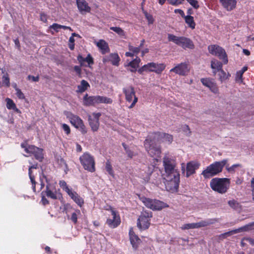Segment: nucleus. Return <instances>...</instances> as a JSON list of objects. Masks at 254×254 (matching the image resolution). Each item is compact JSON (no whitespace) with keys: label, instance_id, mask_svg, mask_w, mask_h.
<instances>
[{"label":"nucleus","instance_id":"obj_32","mask_svg":"<svg viewBox=\"0 0 254 254\" xmlns=\"http://www.w3.org/2000/svg\"><path fill=\"white\" fill-rule=\"evenodd\" d=\"M96 46L100 49L102 54H105L110 52V48L108 43L104 40H100L96 43Z\"/></svg>","mask_w":254,"mask_h":254},{"label":"nucleus","instance_id":"obj_5","mask_svg":"<svg viewBox=\"0 0 254 254\" xmlns=\"http://www.w3.org/2000/svg\"><path fill=\"white\" fill-rule=\"evenodd\" d=\"M83 168L88 172L93 173L96 170L95 161L94 157L89 153L85 152L79 157Z\"/></svg>","mask_w":254,"mask_h":254},{"label":"nucleus","instance_id":"obj_52","mask_svg":"<svg viewBox=\"0 0 254 254\" xmlns=\"http://www.w3.org/2000/svg\"><path fill=\"white\" fill-rule=\"evenodd\" d=\"M72 209H73V208L70 204L66 203L64 205V209L63 211V212H64L65 214H67V213Z\"/></svg>","mask_w":254,"mask_h":254},{"label":"nucleus","instance_id":"obj_2","mask_svg":"<svg viewBox=\"0 0 254 254\" xmlns=\"http://www.w3.org/2000/svg\"><path fill=\"white\" fill-rule=\"evenodd\" d=\"M227 163V160L226 159H224L221 161H216L207 166L202 171L201 175L205 179H208L216 176L222 171Z\"/></svg>","mask_w":254,"mask_h":254},{"label":"nucleus","instance_id":"obj_54","mask_svg":"<svg viewBox=\"0 0 254 254\" xmlns=\"http://www.w3.org/2000/svg\"><path fill=\"white\" fill-rule=\"evenodd\" d=\"M77 129H78L82 134H85L87 133V128L84 125V123H82L77 128Z\"/></svg>","mask_w":254,"mask_h":254},{"label":"nucleus","instance_id":"obj_8","mask_svg":"<svg viewBox=\"0 0 254 254\" xmlns=\"http://www.w3.org/2000/svg\"><path fill=\"white\" fill-rule=\"evenodd\" d=\"M166 65L164 64H157L155 63H149L139 68L137 71L142 74L143 72H154L157 74H160L165 68Z\"/></svg>","mask_w":254,"mask_h":254},{"label":"nucleus","instance_id":"obj_22","mask_svg":"<svg viewBox=\"0 0 254 254\" xmlns=\"http://www.w3.org/2000/svg\"><path fill=\"white\" fill-rule=\"evenodd\" d=\"M129 236L130 243L134 249L136 250L138 247L139 245L141 243V240L139 238L138 236L135 235L132 227L130 228L129 230Z\"/></svg>","mask_w":254,"mask_h":254},{"label":"nucleus","instance_id":"obj_35","mask_svg":"<svg viewBox=\"0 0 254 254\" xmlns=\"http://www.w3.org/2000/svg\"><path fill=\"white\" fill-rule=\"evenodd\" d=\"M90 87L88 82L85 80H82L80 84L77 86V92L79 93H82L87 90L88 88Z\"/></svg>","mask_w":254,"mask_h":254},{"label":"nucleus","instance_id":"obj_62","mask_svg":"<svg viewBox=\"0 0 254 254\" xmlns=\"http://www.w3.org/2000/svg\"><path fill=\"white\" fill-rule=\"evenodd\" d=\"M174 12L176 13H179L181 15V16L183 18H184L186 16L184 11L181 9H175Z\"/></svg>","mask_w":254,"mask_h":254},{"label":"nucleus","instance_id":"obj_6","mask_svg":"<svg viewBox=\"0 0 254 254\" xmlns=\"http://www.w3.org/2000/svg\"><path fill=\"white\" fill-rule=\"evenodd\" d=\"M176 175H165L163 178L166 190L172 192L177 191L179 187L180 176H178V174Z\"/></svg>","mask_w":254,"mask_h":254},{"label":"nucleus","instance_id":"obj_3","mask_svg":"<svg viewBox=\"0 0 254 254\" xmlns=\"http://www.w3.org/2000/svg\"><path fill=\"white\" fill-rule=\"evenodd\" d=\"M230 184V180L228 178H215L210 181V186L214 191L223 194L227 191Z\"/></svg>","mask_w":254,"mask_h":254},{"label":"nucleus","instance_id":"obj_21","mask_svg":"<svg viewBox=\"0 0 254 254\" xmlns=\"http://www.w3.org/2000/svg\"><path fill=\"white\" fill-rule=\"evenodd\" d=\"M155 166L153 164L148 165L142 170L141 173V178L146 182H148L150 179V176L153 172Z\"/></svg>","mask_w":254,"mask_h":254},{"label":"nucleus","instance_id":"obj_13","mask_svg":"<svg viewBox=\"0 0 254 254\" xmlns=\"http://www.w3.org/2000/svg\"><path fill=\"white\" fill-rule=\"evenodd\" d=\"M217 222H218V220L216 218L208 219L205 220H202L197 223H188L184 224L181 227V229L187 230L204 227L208 225L213 224Z\"/></svg>","mask_w":254,"mask_h":254},{"label":"nucleus","instance_id":"obj_56","mask_svg":"<svg viewBox=\"0 0 254 254\" xmlns=\"http://www.w3.org/2000/svg\"><path fill=\"white\" fill-rule=\"evenodd\" d=\"M126 153L127 155V156L130 158L131 159L133 158V157L136 155V154H135L133 151L131 150L129 148H128L127 150L126 151Z\"/></svg>","mask_w":254,"mask_h":254},{"label":"nucleus","instance_id":"obj_1","mask_svg":"<svg viewBox=\"0 0 254 254\" xmlns=\"http://www.w3.org/2000/svg\"><path fill=\"white\" fill-rule=\"evenodd\" d=\"M157 138L153 132L150 133L144 141L145 149L152 157H159L161 153V147L157 145Z\"/></svg>","mask_w":254,"mask_h":254},{"label":"nucleus","instance_id":"obj_45","mask_svg":"<svg viewBox=\"0 0 254 254\" xmlns=\"http://www.w3.org/2000/svg\"><path fill=\"white\" fill-rule=\"evenodd\" d=\"M110 29L121 36H124L125 35V31L119 27H111Z\"/></svg>","mask_w":254,"mask_h":254},{"label":"nucleus","instance_id":"obj_46","mask_svg":"<svg viewBox=\"0 0 254 254\" xmlns=\"http://www.w3.org/2000/svg\"><path fill=\"white\" fill-rule=\"evenodd\" d=\"M5 101L6 102V108L8 110H12L16 106L13 101L10 98H6L5 99Z\"/></svg>","mask_w":254,"mask_h":254},{"label":"nucleus","instance_id":"obj_19","mask_svg":"<svg viewBox=\"0 0 254 254\" xmlns=\"http://www.w3.org/2000/svg\"><path fill=\"white\" fill-rule=\"evenodd\" d=\"M65 192L79 206L81 207L83 205V199L76 192L67 188H66Z\"/></svg>","mask_w":254,"mask_h":254},{"label":"nucleus","instance_id":"obj_55","mask_svg":"<svg viewBox=\"0 0 254 254\" xmlns=\"http://www.w3.org/2000/svg\"><path fill=\"white\" fill-rule=\"evenodd\" d=\"M42 198H41V203L42 204L45 206L49 204V201L46 198V195L45 194H42V192H41Z\"/></svg>","mask_w":254,"mask_h":254},{"label":"nucleus","instance_id":"obj_47","mask_svg":"<svg viewBox=\"0 0 254 254\" xmlns=\"http://www.w3.org/2000/svg\"><path fill=\"white\" fill-rule=\"evenodd\" d=\"M143 13L145 16V18L148 21V24H152L154 22V18L153 17V16L148 13L146 10H144L143 9H142Z\"/></svg>","mask_w":254,"mask_h":254},{"label":"nucleus","instance_id":"obj_51","mask_svg":"<svg viewBox=\"0 0 254 254\" xmlns=\"http://www.w3.org/2000/svg\"><path fill=\"white\" fill-rule=\"evenodd\" d=\"M128 49H129V51L132 52V53L133 54V55L134 54L137 55L140 51V47H135L131 45L128 46Z\"/></svg>","mask_w":254,"mask_h":254},{"label":"nucleus","instance_id":"obj_4","mask_svg":"<svg viewBox=\"0 0 254 254\" xmlns=\"http://www.w3.org/2000/svg\"><path fill=\"white\" fill-rule=\"evenodd\" d=\"M168 39L169 42H172L177 45L181 47L184 49H193L194 45L192 41L186 37L177 36L172 34H168Z\"/></svg>","mask_w":254,"mask_h":254},{"label":"nucleus","instance_id":"obj_63","mask_svg":"<svg viewBox=\"0 0 254 254\" xmlns=\"http://www.w3.org/2000/svg\"><path fill=\"white\" fill-rule=\"evenodd\" d=\"M74 70L76 71V72L78 74L79 76L81 75V69L80 66L78 65H75L74 66Z\"/></svg>","mask_w":254,"mask_h":254},{"label":"nucleus","instance_id":"obj_26","mask_svg":"<svg viewBox=\"0 0 254 254\" xmlns=\"http://www.w3.org/2000/svg\"><path fill=\"white\" fill-rule=\"evenodd\" d=\"M76 2L77 8L81 13L83 12H89L90 11L91 8L86 0H76Z\"/></svg>","mask_w":254,"mask_h":254},{"label":"nucleus","instance_id":"obj_23","mask_svg":"<svg viewBox=\"0 0 254 254\" xmlns=\"http://www.w3.org/2000/svg\"><path fill=\"white\" fill-rule=\"evenodd\" d=\"M199 166V164L195 161H190L186 165V177H189L195 173Z\"/></svg>","mask_w":254,"mask_h":254},{"label":"nucleus","instance_id":"obj_25","mask_svg":"<svg viewBox=\"0 0 254 254\" xmlns=\"http://www.w3.org/2000/svg\"><path fill=\"white\" fill-rule=\"evenodd\" d=\"M222 6L227 11L234 9L237 5L236 0H219Z\"/></svg>","mask_w":254,"mask_h":254},{"label":"nucleus","instance_id":"obj_49","mask_svg":"<svg viewBox=\"0 0 254 254\" xmlns=\"http://www.w3.org/2000/svg\"><path fill=\"white\" fill-rule=\"evenodd\" d=\"M9 78L7 73L4 74L2 77V83L6 87L10 86Z\"/></svg>","mask_w":254,"mask_h":254},{"label":"nucleus","instance_id":"obj_9","mask_svg":"<svg viewBox=\"0 0 254 254\" xmlns=\"http://www.w3.org/2000/svg\"><path fill=\"white\" fill-rule=\"evenodd\" d=\"M208 50L210 54L217 56L219 60L222 61L223 64H228V56L225 50L222 47L217 45H210L208 46Z\"/></svg>","mask_w":254,"mask_h":254},{"label":"nucleus","instance_id":"obj_33","mask_svg":"<svg viewBox=\"0 0 254 254\" xmlns=\"http://www.w3.org/2000/svg\"><path fill=\"white\" fill-rule=\"evenodd\" d=\"M21 147L24 149V151L29 154H32L33 152L38 149V147L33 145H28L27 142L22 143Z\"/></svg>","mask_w":254,"mask_h":254},{"label":"nucleus","instance_id":"obj_17","mask_svg":"<svg viewBox=\"0 0 254 254\" xmlns=\"http://www.w3.org/2000/svg\"><path fill=\"white\" fill-rule=\"evenodd\" d=\"M189 71L190 69L188 64L186 62L178 64L170 70V72H174L176 74L183 76L187 74Z\"/></svg>","mask_w":254,"mask_h":254},{"label":"nucleus","instance_id":"obj_28","mask_svg":"<svg viewBox=\"0 0 254 254\" xmlns=\"http://www.w3.org/2000/svg\"><path fill=\"white\" fill-rule=\"evenodd\" d=\"M77 59L81 66H86L87 65L84 64L85 62L87 63L89 66L94 64L93 59L90 54H88L86 58H84L81 55H79Z\"/></svg>","mask_w":254,"mask_h":254},{"label":"nucleus","instance_id":"obj_36","mask_svg":"<svg viewBox=\"0 0 254 254\" xmlns=\"http://www.w3.org/2000/svg\"><path fill=\"white\" fill-rule=\"evenodd\" d=\"M141 60L138 57H136L135 59L130 62L128 64V66H129L133 68L132 69L130 70V71L135 72L137 68L139 66V64Z\"/></svg>","mask_w":254,"mask_h":254},{"label":"nucleus","instance_id":"obj_48","mask_svg":"<svg viewBox=\"0 0 254 254\" xmlns=\"http://www.w3.org/2000/svg\"><path fill=\"white\" fill-rule=\"evenodd\" d=\"M14 88L16 91V95L19 99H24L25 96L21 90L17 87L16 84L14 86Z\"/></svg>","mask_w":254,"mask_h":254},{"label":"nucleus","instance_id":"obj_30","mask_svg":"<svg viewBox=\"0 0 254 254\" xmlns=\"http://www.w3.org/2000/svg\"><path fill=\"white\" fill-rule=\"evenodd\" d=\"M83 105L85 106H94L97 104L96 96H89L86 94L83 98Z\"/></svg>","mask_w":254,"mask_h":254},{"label":"nucleus","instance_id":"obj_37","mask_svg":"<svg viewBox=\"0 0 254 254\" xmlns=\"http://www.w3.org/2000/svg\"><path fill=\"white\" fill-rule=\"evenodd\" d=\"M105 168L108 174L114 178L115 177V172L110 160H107L106 162Z\"/></svg>","mask_w":254,"mask_h":254},{"label":"nucleus","instance_id":"obj_27","mask_svg":"<svg viewBox=\"0 0 254 254\" xmlns=\"http://www.w3.org/2000/svg\"><path fill=\"white\" fill-rule=\"evenodd\" d=\"M71 124L74 126L76 128L83 123L82 120L78 116L70 113L67 117Z\"/></svg>","mask_w":254,"mask_h":254},{"label":"nucleus","instance_id":"obj_59","mask_svg":"<svg viewBox=\"0 0 254 254\" xmlns=\"http://www.w3.org/2000/svg\"><path fill=\"white\" fill-rule=\"evenodd\" d=\"M47 15L46 13L44 12H42L40 13V20L41 21L46 23L47 22Z\"/></svg>","mask_w":254,"mask_h":254},{"label":"nucleus","instance_id":"obj_42","mask_svg":"<svg viewBox=\"0 0 254 254\" xmlns=\"http://www.w3.org/2000/svg\"><path fill=\"white\" fill-rule=\"evenodd\" d=\"M218 72H219V79L222 82L226 79H229L230 76V74L229 73H226L223 69H221V70H220Z\"/></svg>","mask_w":254,"mask_h":254},{"label":"nucleus","instance_id":"obj_61","mask_svg":"<svg viewBox=\"0 0 254 254\" xmlns=\"http://www.w3.org/2000/svg\"><path fill=\"white\" fill-rule=\"evenodd\" d=\"M251 188H252V198L254 201V177L253 178L251 181Z\"/></svg>","mask_w":254,"mask_h":254},{"label":"nucleus","instance_id":"obj_57","mask_svg":"<svg viewBox=\"0 0 254 254\" xmlns=\"http://www.w3.org/2000/svg\"><path fill=\"white\" fill-rule=\"evenodd\" d=\"M243 73L240 72V71H238L236 73V80L237 81L240 80L241 82L243 81Z\"/></svg>","mask_w":254,"mask_h":254},{"label":"nucleus","instance_id":"obj_50","mask_svg":"<svg viewBox=\"0 0 254 254\" xmlns=\"http://www.w3.org/2000/svg\"><path fill=\"white\" fill-rule=\"evenodd\" d=\"M185 0H167L170 4L174 6H178L182 4Z\"/></svg>","mask_w":254,"mask_h":254},{"label":"nucleus","instance_id":"obj_11","mask_svg":"<svg viewBox=\"0 0 254 254\" xmlns=\"http://www.w3.org/2000/svg\"><path fill=\"white\" fill-rule=\"evenodd\" d=\"M152 213L151 211H143L139 215L137 222V226L140 230H146L150 225Z\"/></svg>","mask_w":254,"mask_h":254},{"label":"nucleus","instance_id":"obj_29","mask_svg":"<svg viewBox=\"0 0 254 254\" xmlns=\"http://www.w3.org/2000/svg\"><path fill=\"white\" fill-rule=\"evenodd\" d=\"M37 168H38V164L37 163L30 166L29 167V169H28L29 176V178L30 179L31 183L32 184V190L34 192H36V184H37V183L35 180V176L32 174V169H37Z\"/></svg>","mask_w":254,"mask_h":254},{"label":"nucleus","instance_id":"obj_58","mask_svg":"<svg viewBox=\"0 0 254 254\" xmlns=\"http://www.w3.org/2000/svg\"><path fill=\"white\" fill-rule=\"evenodd\" d=\"M50 28L54 29L56 32L59 31V29H61V25L57 23H54L53 25L50 26Z\"/></svg>","mask_w":254,"mask_h":254},{"label":"nucleus","instance_id":"obj_18","mask_svg":"<svg viewBox=\"0 0 254 254\" xmlns=\"http://www.w3.org/2000/svg\"><path fill=\"white\" fill-rule=\"evenodd\" d=\"M111 213L113 219L108 218L107 219L106 223L112 228L117 227L121 223V219L119 215L113 209H111Z\"/></svg>","mask_w":254,"mask_h":254},{"label":"nucleus","instance_id":"obj_24","mask_svg":"<svg viewBox=\"0 0 254 254\" xmlns=\"http://www.w3.org/2000/svg\"><path fill=\"white\" fill-rule=\"evenodd\" d=\"M253 226H254V221L248 224H247L242 227H240L238 229H234L229 232H225L224 233V235L228 237L233 234H237L241 232L248 231L252 230Z\"/></svg>","mask_w":254,"mask_h":254},{"label":"nucleus","instance_id":"obj_10","mask_svg":"<svg viewBox=\"0 0 254 254\" xmlns=\"http://www.w3.org/2000/svg\"><path fill=\"white\" fill-rule=\"evenodd\" d=\"M163 165L165 169V174L164 175L169 176H180L179 171L176 169V163L175 160L168 157H165L163 158Z\"/></svg>","mask_w":254,"mask_h":254},{"label":"nucleus","instance_id":"obj_60","mask_svg":"<svg viewBox=\"0 0 254 254\" xmlns=\"http://www.w3.org/2000/svg\"><path fill=\"white\" fill-rule=\"evenodd\" d=\"M27 78L29 80L32 79V81L34 82H38L39 80V76H34L33 75H29L28 76Z\"/></svg>","mask_w":254,"mask_h":254},{"label":"nucleus","instance_id":"obj_16","mask_svg":"<svg viewBox=\"0 0 254 254\" xmlns=\"http://www.w3.org/2000/svg\"><path fill=\"white\" fill-rule=\"evenodd\" d=\"M202 84L208 87L214 94L219 93V88L214 79L210 78H202L200 79Z\"/></svg>","mask_w":254,"mask_h":254},{"label":"nucleus","instance_id":"obj_34","mask_svg":"<svg viewBox=\"0 0 254 254\" xmlns=\"http://www.w3.org/2000/svg\"><path fill=\"white\" fill-rule=\"evenodd\" d=\"M109 61L111 64L116 66L119 65V62L120 61V58L117 53H112L110 54L108 57Z\"/></svg>","mask_w":254,"mask_h":254},{"label":"nucleus","instance_id":"obj_20","mask_svg":"<svg viewBox=\"0 0 254 254\" xmlns=\"http://www.w3.org/2000/svg\"><path fill=\"white\" fill-rule=\"evenodd\" d=\"M157 138V141L159 142H166L170 144L173 140V135L165 132L160 131L153 132Z\"/></svg>","mask_w":254,"mask_h":254},{"label":"nucleus","instance_id":"obj_64","mask_svg":"<svg viewBox=\"0 0 254 254\" xmlns=\"http://www.w3.org/2000/svg\"><path fill=\"white\" fill-rule=\"evenodd\" d=\"M239 166V164H234L230 167L228 168L227 169V170L229 172H234L235 171V169L237 168V167Z\"/></svg>","mask_w":254,"mask_h":254},{"label":"nucleus","instance_id":"obj_12","mask_svg":"<svg viewBox=\"0 0 254 254\" xmlns=\"http://www.w3.org/2000/svg\"><path fill=\"white\" fill-rule=\"evenodd\" d=\"M123 92L125 96L126 101L131 103L128 108L131 109L133 108L138 101V98L135 95L134 88L132 85L126 86L123 88Z\"/></svg>","mask_w":254,"mask_h":254},{"label":"nucleus","instance_id":"obj_39","mask_svg":"<svg viewBox=\"0 0 254 254\" xmlns=\"http://www.w3.org/2000/svg\"><path fill=\"white\" fill-rule=\"evenodd\" d=\"M44 150L42 148L38 147V149L36 150L32 154L35 159L40 162H42L44 159Z\"/></svg>","mask_w":254,"mask_h":254},{"label":"nucleus","instance_id":"obj_14","mask_svg":"<svg viewBox=\"0 0 254 254\" xmlns=\"http://www.w3.org/2000/svg\"><path fill=\"white\" fill-rule=\"evenodd\" d=\"M42 194H45L46 196L53 199H60L62 197V193L57 190L55 186L50 183H47L46 190L42 191Z\"/></svg>","mask_w":254,"mask_h":254},{"label":"nucleus","instance_id":"obj_40","mask_svg":"<svg viewBox=\"0 0 254 254\" xmlns=\"http://www.w3.org/2000/svg\"><path fill=\"white\" fill-rule=\"evenodd\" d=\"M185 22L188 26L191 29H194L195 27V23L194 21L193 17L191 15H187L184 17Z\"/></svg>","mask_w":254,"mask_h":254},{"label":"nucleus","instance_id":"obj_15","mask_svg":"<svg viewBox=\"0 0 254 254\" xmlns=\"http://www.w3.org/2000/svg\"><path fill=\"white\" fill-rule=\"evenodd\" d=\"M101 116V114L100 113H93L88 116L89 125L93 132L97 131L99 129V118Z\"/></svg>","mask_w":254,"mask_h":254},{"label":"nucleus","instance_id":"obj_38","mask_svg":"<svg viewBox=\"0 0 254 254\" xmlns=\"http://www.w3.org/2000/svg\"><path fill=\"white\" fill-rule=\"evenodd\" d=\"M113 100L111 98L102 96L99 95L96 96V103L97 104L104 103V104H112Z\"/></svg>","mask_w":254,"mask_h":254},{"label":"nucleus","instance_id":"obj_53","mask_svg":"<svg viewBox=\"0 0 254 254\" xmlns=\"http://www.w3.org/2000/svg\"><path fill=\"white\" fill-rule=\"evenodd\" d=\"M62 127L67 135H68L69 134H70V128L68 125H67L66 124H62Z\"/></svg>","mask_w":254,"mask_h":254},{"label":"nucleus","instance_id":"obj_41","mask_svg":"<svg viewBox=\"0 0 254 254\" xmlns=\"http://www.w3.org/2000/svg\"><path fill=\"white\" fill-rule=\"evenodd\" d=\"M228 204L232 208L235 210L241 209L242 207L240 203L234 199L229 200Z\"/></svg>","mask_w":254,"mask_h":254},{"label":"nucleus","instance_id":"obj_7","mask_svg":"<svg viewBox=\"0 0 254 254\" xmlns=\"http://www.w3.org/2000/svg\"><path fill=\"white\" fill-rule=\"evenodd\" d=\"M140 199L146 207L153 210H160L168 207L166 203L159 200L153 199L144 196L141 197Z\"/></svg>","mask_w":254,"mask_h":254},{"label":"nucleus","instance_id":"obj_43","mask_svg":"<svg viewBox=\"0 0 254 254\" xmlns=\"http://www.w3.org/2000/svg\"><path fill=\"white\" fill-rule=\"evenodd\" d=\"M80 211L79 209H75L74 212L71 214L70 219L74 224L77 223L78 215H80Z\"/></svg>","mask_w":254,"mask_h":254},{"label":"nucleus","instance_id":"obj_31","mask_svg":"<svg viewBox=\"0 0 254 254\" xmlns=\"http://www.w3.org/2000/svg\"><path fill=\"white\" fill-rule=\"evenodd\" d=\"M223 62H221L215 59H213L211 61V68L213 69V73L216 74L217 72L222 69Z\"/></svg>","mask_w":254,"mask_h":254},{"label":"nucleus","instance_id":"obj_44","mask_svg":"<svg viewBox=\"0 0 254 254\" xmlns=\"http://www.w3.org/2000/svg\"><path fill=\"white\" fill-rule=\"evenodd\" d=\"M181 128L182 131L184 132V134L187 136H190L191 134V131L189 127V126L187 125H182L181 127Z\"/></svg>","mask_w":254,"mask_h":254}]
</instances>
